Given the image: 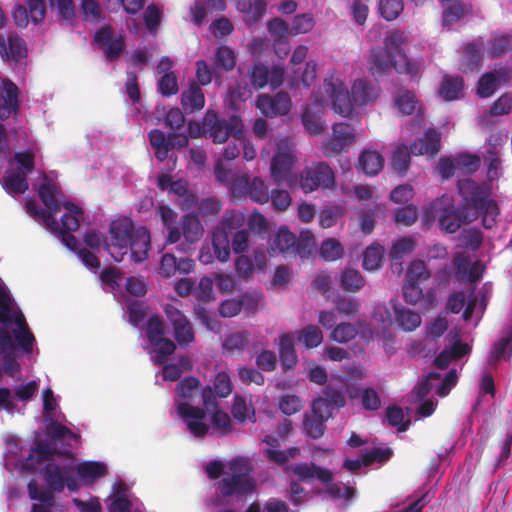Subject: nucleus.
<instances>
[{
  "label": "nucleus",
  "instance_id": "1",
  "mask_svg": "<svg viewBox=\"0 0 512 512\" xmlns=\"http://www.w3.org/2000/svg\"><path fill=\"white\" fill-rule=\"evenodd\" d=\"M457 189L462 197V203L458 207L455 206L452 195L443 194L426 208L425 217L427 219L437 217L440 228L450 234L478 217H482L484 228H493L497 223L500 210L497 202L489 197V187L471 178H464L458 180Z\"/></svg>",
  "mask_w": 512,
  "mask_h": 512
},
{
  "label": "nucleus",
  "instance_id": "2",
  "mask_svg": "<svg viewBox=\"0 0 512 512\" xmlns=\"http://www.w3.org/2000/svg\"><path fill=\"white\" fill-rule=\"evenodd\" d=\"M0 355L14 354L16 343L31 353L35 337L22 311L15 306L7 289L0 283Z\"/></svg>",
  "mask_w": 512,
  "mask_h": 512
},
{
  "label": "nucleus",
  "instance_id": "3",
  "mask_svg": "<svg viewBox=\"0 0 512 512\" xmlns=\"http://www.w3.org/2000/svg\"><path fill=\"white\" fill-rule=\"evenodd\" d=\"M201 397L204 408L193 406L188 401L180 402L177 405V412L186 423L190 433L195 437H204L208 433L209 426L204 422L206 412H211L212 425L219 429L222 435L231 432V419L226 412L219 409L212 387L205 386L201 390Z\"/></svg>",
  "mask_w": 512,
  "mask_h": 512
},
{
  "label": "nucleus",
  "instance_id": "4",
  "mask_svg": "<svg viewBox=\"0 0 512 512\" xmlns=\"http://www.w3.org/2000/svg\"><path fill=\"white\" fill-rule=\"evenodd\" d=\"M404 37L396 31L387 35L383 47H375L369 57L370 71L376 75H386L391 69L398 73L415 76L420 70V62L407 57L403 49Z\"/></svg>",
  "mask_w": 512,
  "mask_h": 512
},
{
  "label": "nucleus",
  "instance_id": "5",
  "mask_svg": "<svg viewBox=\"0 0 512 512\" xmlns=\"http://www.w3.org/2000/svg\"><path fill=\"white\" fill-rule=\"evenodd\" d=\"M146 338L151 347V357L155 364L163 365L162 376L165 381H177L182 375V368L171 363L168 358L176 351V343L166 337V325L159 315H151L145 325Z\"/></svg>",
  "mask_w": 512,
  "mask_h": 512
},
{
  "label": "nucleus",
  "instance_id": "6",
  "mask_svg": "<svg viewBox=\"0 0 512 512\" xmlns=\"http://www.w3.org/2000/svg\"><path fill=\"white\" fill-rule=\"evenodd\" d=\"M363 370L355 362H348L341 372L332 376V380L326 384L328 374L322 368V423L333 416V411H338L346 404L345 388L348 380L362 379Z\"/></svg>",
  "mask_w": 512,
  "mask_h": 512
},
{
  "label": "nucleus",
  "instance_id": "7",
  "mask_svg": "<svg viewBox=\"0 0 512 512\" xmlns=\"http://www.w3.org/2000/svg\"><path fill=\"white\" fill-rule=\"evenodd\" d=\"M314 246L315 238L309 230L301 231L296 238L286 226H282L272 240L271 249L285 255H298L301 259H310Z\"/></svg>",
  "mask_w": 512,
  "mask_h": 512
},
{
  "label": "nucleus",
  "instance_id": "8",
  "mask_svg": "<svg viewBox=\"0 0 512 512\" xmlns=\"http://www.w3.org/2000/svg\"><path fill=\"white\" fill-rule=\"evenodd\" d=\"M243 122L237 115L220 117L214 110H207L203 118L202 132L214 143H225L230 136L240 140L243 136Z\"/></svg>",
  "mask_w": 512,
  "mask_h": 512
},
{
  "label": "nucleus",
  "instance_id": "9",
  "mask_svg": "<svg viewBox=\"0 0 512 512\" xmlns=\"http://www.w3.org/2000/svg\"><path fill=\"white\" fill-rule=\"evenodd\" d=\"M295 155L288 139L281 140L277 144V151L272 158L270 171L274 182L277 185L286 183L291 189L298 185V177L293 173Z\"/></svg>",
  "mask_w": 512,
  "mask_h": 512
},
{
  "label": "nucleus",
  "instance_id": "10",
  "mask_svg": "<svg viewBox=\"0 0 512 512\" xmlns=\"http://www.w3.org/2000/svg\"><path fill=\"white\" fill-rule=\"evenodd\" d=\"M135 230L132 220L128 217H120L110 223V238L109 242L105 243V248L115 261L121 262L127 254L128 243Z\"/></svg>",
  "mask_w": 512,
  "mask_h": 512
},
{
  "label": "nucleus",
  "instance_id": "11",
  "mask_svg": "<svg viewBox=\"0 0 512 512\" xmlns=\"http://www.w3.org/2000/svg\"><path fill=\"white\" fill-rule=\"evenodd\" d=\"M322 494L343 508H348L357 498L354 485L334 480V474L327 468H322Z\"/></svg>",
  "mask_w": 512,
  "mask_h": 512
},
{
  "label": "nucleus",
  "instance_id": "12",
  "mask_svg": "<svg viewBox=\"0 0 512 512\" xmlns=\"http://www.w3.org/2000/svg\"><path fill=\"white\" fill-rule=\"evenodd\" d=\"M324 88L331 100L332 111L341 117L350 118L355 104L346 84L338 78L331 77L324 79Z\"/></svg>",
  "mask_w": 512,
  "mask_h": 512
},
{
  "label": "nucleus",
  "instance_id": "13",
  "mask_svg": "<svg viewBox=\"0 0 512 512\" xmlns=\"http://www.w3.org/2000/svg\"><path fill=\"white\" fill-rule=\"evenodd\" d=\"M163 311L173 328V335L180 348H186L195 341V333L190 320L173 304H165Z\"/></svg>",
  "mask_w": 512,
  "mask_h": 512
},
{
  "label": "nucleus",
  "instance_id": "14",
  "mask_svg": "<svg viewBox=\"0 0 512 512\" xmlns=\"http://www.w3.org/2000/svg\"><path fill=\"white\" fill-rule=\"evenodd\" d=\"M42 473L51 492H62L65 487L71 491L78 489L75 469L72 466L48 463L43 468Z\"/></svg>",
  "mask_w": 512,
  "mask_h": 512
},
{
  "label": "nucleus",
  "instance_id": "15",
  "mask_svg": "<svg viewBox=\"0 0 512 512\" xmlns=\"http://www.w3.org/2000/svg\"><path fill=\"white\" fill-rule=\"evenodd\" d=\"M150 145L155 151V157L159 161H164L168 158V154L173 149H181L188 145V136L171 132L166 135L160 129H153L148 133Z\"/></svg>",
  "mask_w": 512,
  "mask_h": 512
},
{
  "label": "nucleus",
  "instance_id": "16",
  "mask_svg": "<svg viewBox=\"0 0 512 512\" xmlns=\"http://www.w3.org/2000/svg\"><path fill=\"white\" fill-rule=\"evenodd\" d=\"M356 141V129L353 125L340 122L332 126V136L322 145V151L327 156H332L348 151Z\"/></svg>",
  "mask_w": 512,
  "mask_h": 512
},
{
  "label": "nucleus",
  "instance_id": "17",
  "mask_svg": "<svg viewBox=\"0 0 512 512\" xmlns=\"http://www.w3.org/2000/svg\"><path fill=\"white\" fill-rule=\"evenodd\" d=\"M0 89V119L17 118L20 112V90L9 78L1 80Z\"/></svg>",
  "mask_w": 512,
  "mask_h": 512
},
{
  "label": "nucleus",
  "instance_id": "18",
  "mask_svg": "<svg viewBox=\"0 0 512 512\" xmlns=\"http://www.w3.org/2000/svg\"><path fill=\"white\" fill-rule=\"evenodd\" d=\"M256 107L266 117L286 115L291 108V99L287 92L280 91L273 96L259 94Z\"/></svg>",
  "mask_w": 512,
  "mask_h": 512
},
{
  "label": "nucleus",
  "instance_id": "19",
  "mask_svg": "<svg viewBox=\"0 0 512 512\" xmlns=\"http://www.w3.org/2000/svg\"><path fill=\"white\" fill-rule=\"evenodd\" d=\"M255 489L253 478H241L239 475H227L217 483V490L223 497L244 496Z\"/></svg>",
  "mask_w": 512,
  "mask_h": 512
},
{
  "label": "nucleus",
  "instance_id": "20",
  "mask_svg": "<svg viewBox=\"0 0 512 512\" xmlns=\"http://www.w3.org/2000/svg\"><path fill=\"white\" fill-rule=\"evenodd\" d=\"M440 141V133L433 128H428L422 138L417 139L410 145L411 153L413 155L435 156L440 150Z\"/></svg>",
  "mask_w": 512,
  "mask_h": 512
},
{
  "label": "nucleus",
  "instance_id": "21",
  "mask_svg": "<svg viewBox=\"0 0 512 512\" xmlns=\"http://www.w3.org/2000/svg\"><path fill=\"white\" fill-rule=\"evenodd\" d=\"M25 41L15 33H10L5 38L0 36V55L4 60L18 62L26 56Z\"/></svg>",
  "mask_w": 512,
  "mask_h": 512
},
{
  "label": "nucleus",
  "instance_id": "22",
  "mask_svg": "<svg viewBox=\"0 0 512 512\" xmlns=\"http://www.w3.org/2000/svg\"><path fill=\"white\" fill-rule=\"evenodd\" d=\"M351 95L355 106H366L375 102L379 89L366 79H356L351 86Z\"/></svg>",
  "mask_w": 512,
  "mask_h": 512
},
{
  "label": "nucleus",
  "instance_id": "23",
  "mask_svg": "<svg viewBox=\"0 0 512 512\" xmlns=\"http://www.w3.org/2000/svg\"><path fill=\"white\" fill-rule=\"evenodd\" d=\"M150 247L151 242L149 231L145 227L136 228L128 243V249H130L131 258L135 262H142L146 260Z\"/></svg>",
  "mask_w": 512,
  "mask_h": 512
},
{
  "label": "nucleus",
  "instance_id": "24",
  "mask_svg": "<svg viewBox=\"0 0 512 512\" xmlns=\"http://www.w3.org/2000/svg\"><path fill=\"white\" fill-rule=\"evenodd\" d=\"M278 352L283 370H293L298 363V356L295 350V337L292 333H284L279 337Z\"/></svg>",
  "mask_w": 512,
  "mask_h": 512
},
{
  "label": "nucleus",
  "instance_id": "25",
  "mask_svg": "<svg viewBox=\"0 0 512 512\" xmlns=\"http://www.w3.org/2000/svg\"><path fill=\"white\" fill-rule=\"evenodd\" d=\"M172 61L168 58H162L158 65V72H165L158 81V91L162 96L170 97L178 93V81L174 72L169 71Z\"/></svg>",
  "mask_w": 512,
  "mask_h": 512
},
{
  "label": "nucleus",
  "instance_id": "26",
  "mask_svg": "<svg viewBox=\"0 0 512 512\" xmlns=\"http://www.w3.org/2000/svg\"><path fill=\"white\" fill-rule=\"evenodd\" d=\"M384 166L383 156L376 150L364 149L359 157L356 168L367 176H375Z\"/></svg>",
  "mask_w": 512,
  "mask_h": 512
},
{
  "label": "nucleus",
  "instance_id": "27",
  "mask_svg": "<svg viewBox=\"0 0 512 512\" xmlns=\"http://www.w3.org/2000/svg\"><path fill=\"white\" fill-rule=\"evenodd\" d=\"M250 342V332L234 331L227 334L222 343L224 353L231 357L241 356Z\"/></svg>",
  "mask_w": 512,
  "mask_h": 512
},
{
  "label": "nucleus",
  "instance_id": "28",
  "mask_svg": "<svg viewBox=\"0 0 512 512\" xmlns=\"http://www.w3.org/2000/svg\"><path fill=\"white\" fill-rule=\"evenodd\" d=\"M60 189L45 177V181L39 186L38 194L48 211L55 215L60 211L63 202L59 200Z\"/></svg>",
  "mask_w": 512,
  "mask_h": 512
},
{
  "label": "nucleus",
  "instance_id": "29",
  "mask_svg": "<svg viewBox=\"0 0 512 512\" xmlns=\"http://www.w3.org/2000/svg\"><path fill=\"white\" fill-rule=\"evenodd\" d=\"M180 225L187 244H195L202 238L204 228L198 215L184 214L180 219Z\"/></svg>",
  "mask_w": 512,
  "mask_h": 512
},
{
  "label": "nucleus",
  "instance_id": "30",
  "mask_svg": "<svg viewBox=\"0 0 512 512\" xmlns=\"http://www.w3.org/2000/svg\"><path fill=\"white\" fill-rule=\"evenodd\" d=\"M181 105L187 113H194L204 108L205 96L196 82L193 81L188 89L182 92Z\"/></svg>",
  "mask_w": 512,
  "mask_h": 512
},
{
  "label": "nucleus",
  "instance_id": "31",
  "mask_svg": "<svg viewBox=\"0 0 512 512\" xmlns=\"http://www.w3.org/2000/svg\"><path fill=\"white\" fill-rule=\"evenodd\" d=\"M55 454V449L51 448L47 442L38 440L25 459V469L34 471L39 464L43 461L51 460Z\"/></svg>",
  "mask_w": 512,
  "mask_h": 512
},
{
  "label": "nucleus",
  "instance_id": "32",
  "mask_svg": "<svg viewBox=\"0 0 512 512\" xmlns=\"http://www.w3.org/2000/svg\"><path fill=\"white\" fill-rule=\"evenodd\" d=\"M265 0H237V10L244 15V22L247 25H253L258 22L266 12Z\"/></svg>",
  "mask_w": 512,
  "mask_h": 512
},
{
  "label": "nucleus",
  "instance_id": "33",
  "mask_svg": "<svg viewBox=\"0 0 512 512\" xmlns=\"http://www.w3.org/2000/svg\"><path fill=\"white\" fill-rule=\"evenodd\" d=\"M66 212L61 217V226L56 231L74 232L80 227L83 221L84 211L81 207L70 202H63Z\"/></svg>",
  "mask_w": 512,
  "mask_h": 512
},
{
  "label": "nucleus",
  "instance_id": "34",
  "mask_svg": "<svg viewBox=\"0 0 512 512\" xmlns=\"http://www.w3.org/2000/svg\"><path fill=\"white\" fill-rule=\"evenodd\" d=\"M483 59L482 47L479 44L468 43L463 49L462 70L463 72L478 71Z\"/></svg>",
  "mask_w": 512,
  "mask_h": 512
},
{
  "label": "nucleus",
  "instance_id": "35",
  "mask_svg": "<svg viewBox=\"0 0 512 512\" xmlns=\"http://www.w3.org/2000/svg\"><path fill=\"white\" fill-rule=\"evenodd\" d=\"M303 427L309 437H320V397L313 399L311 410L305 413Z\"/></svg>",
  "mask_w": 512,
  "mask_h": 512
},
{
  "label": "nucleus",
  "instance_id": "36",
  "mask_svg": "<svg viewBox=\"0 0 512 512\" xmlns=\"http://www.w3.org/2000/svg\"><path fill=\"white\" fill-rule=\"evenodd\" d=\"M245 222V216L242 212L236 210H226L222 220L213 233H223L225 236L229 235L243 226Z\"/></svg>",
  "mask_w": 512,
  "mask_h": 512
},
{
  "label": "nucleus",
  "instance_id": "37",
  "mask_svg": "<svg viewBox=\"0 0 512 512\" xmlns=\"http://www.w3.org/2000/svg\"><path fill=\"white\" fill-rule=\"evenodd\" d=\"M507 352L509 358L512 355V330L493 344L487 359L488 364L495 366L498 361L505 358Z\"/></svg>",
  "mask_w": 512,
  "mask_h": 512
},
{
  "label": "nucleus",
  "instance_id": "38",
  "mask_svg": "<svg viewBox=\"0 0 512 512\" xmlns=\"http://www.w3.org/2000/svg\"><path fill=\"white\" fill-rule=\"evenodd\" d=\"M2 186L8 194H23L29 187L27 175L20 171L11 172L3 177Z\"/></svg>",
  "mask_w": 512,
  "mask_h": 512
},
{
  "label": "nucleus",
  "instance_id": "39",
  "mask_svg": "<svg viewBox=\"0 0 512 512\" xmlns=\"http://www.w3.org/2000/svg\"><path fill=\"white\" fill-rule=\"evenodd\" d=\"M395 320L404 331H413L421 324V316L405 307L394 306Z\"/></svg>",
  "mask_w": 512,
  "mask_h": 512
},
{
  "label": "nucleus",
  "instance_id": "40",
  "mask_svg": "<svg viewBox=\"0 0 512 512\" xmlns=\"http://www.w3.org/2000/svg\"><path fill=\"white\" fill-rule=\"evenodd\" d=\"M78 476L83 480H96L107 473V466L102 462L85 461L74 468Z\"/></svg>",
  "mask_w": 512,
  "mask_h": 512
},
{
  "label": "nucleus",
  "instance_id": "41",
  "mask_svg": "<svg viewBox=\"0 0 512 512\" xmlns=\"http://www.w3.org/2000/svg\"><path fill=\"white\" fill-rule=\"evenodd\" d=\"M320 186V162L304 169L300 174L297 187L305 193L312 192Z\"/></svg>",
  "mask_w": 512,
  "mask_h": 512
},
{
  "label": "nucleus",
  "instance_id": "42",
  "mask_svg": "<svg viewBox=\"0 0 512 512\" xmlns=\"http://www.w3.org/2000/svg\"><path fill=\"white\" fill-rule=\"evenodd\" d=\"M463 87L462 77L445 76L441 82L439 93L445 100L452 101L459 98Z\"/></svg>",
  "mask_w": 512,
  "mask_h": 512
},
{
  "label": "nucleus",
  "instance_id": "43",
  "mask_svg": "<svg viewBox=\"0 0 512 512\" xmlns=\"http://www.w3.org/2000/svg\"><path fill=\"white\" fill-rule=\"evenodd\" d=\"M222 210V202L216 197H208L200 200L197 206L198 217L205 222L216 218Z\"/></svg>",
  "mask_w": 512,
  "mask_h": 512
},
{
  "label": "nucleus",
  "instance_id": "44",
  "mask_svg": "<svg viewBox=\"0 0 512 512\" xmlns=\"http://www.w3.org/2000/svg\"><path fill=\"white\" fill-rule=\"evenodd\" d=\"M340 284L345 291L357 292L365 285V279L358 270L346 268L341 274Z\"/></svg>",
  "mask_w": 512,
  "mask_h": 512
},
{
  "label": "nucleus",
  "instance_id": "45",
  "mask_svg": "<svg viewBox=\"0 0 512 512\" xmlns=\"http://www.w3.org/2000/svg\"><path fill=\"white\" fill-rule=\"evenodd\" d=\"M411 154V149L404 144L397 146L394 150L391 165L400 175H404L407 172L410 166Z\"/></svg>",
  "mask_w": 512,
  "mask_h": 512
},
{
  "label": "nucleus",
  "instance_id": "46",
  "mask_svg": "<svg viewBox=\"0 0 512 512\" xmlns=\"http://www.w3.org/2000/svg\"><path fill=\"white\" fill-rule=\"evenodd\" d=\"M431 272L423 260H413L406 271V280L413 283H422L429 280Z\"/></svg>",
  "mask_w": 512,
  "mask_h": 512
},
{
  "label": "nucleus",
  "instance_id": "47",
  "mask_svg": "<svg viewBox=\"0 0 512 512\" xmlns=\"http://www.w3.org/2000/svg\"><path fill=\"white\" fill-rule=\"evenodd\" d=\"M200 381L194 376L184 377L176 386V394L179 398L193 400L199 392Z\"/></svg>",
  "mask_w": 512,
  "mask_h": 512
},
{
  "label": "nucleus",
  "instance_id": "48",
  "mask_svg": "<svg viewBox=\"0 0 512 512\" xmlns=\"http://www.w3.org/2000/svg\"><path fill=\"white\" fill-rule=\"evenodd\" d=\"M26 210L33 217H41L45 226L51 231H56L58 229V222L56 218L52 215L51 211L43 210L40 208L34 200L26 201Z\"/></svg>",
  "mask_w": 512,
  "mask_h": 512
},
{
  "label": "nucleus",
  "instance_id": "49",
  "mask_svg": "<svg viewBox=\"0 0 512 512\" xmlns=\"http://www.w3.org/2000/svg\"><path fill=\"white\" fill-rule=\"evenodd\" d=\"M233 390V383L230 375L226 371H219L213 380V394L215 397L226 398Z\"/></svg>",
  "mask_w": 512,
  "mask_h": 512
},
{
  "label": "nucleus",
  "instance_id": "50",
  "mask_svg": "<svg viewBox=\"0 0 512 512\" xmlns=\"http://www.w3.org/2000/svg\"><path fill=\"white\" fill-rule=\"evenodd\" d=\"M49 3L52 8H57L60 21L67 25L73 24L76 16L73 0H49Z\"/></svg>",
  "mask_w": 512,
  "mask_h": 512
},
{
  "label": "nucleus",
  "instance_id": "51",
  "mask_svg": "<svg viewBox=\"0 0 512 512\" xmlns=\"http://www.w3.org/2000/svg\"><path fill=\"white\" fill-rule=\"evenodd\" d=\"M500 78L497 77L495 72H487L483 74L479 81L477 86V94L481 98H488L492 96L498 86Z\"/></svg>",
  "mask_w": 512,
  "mask_h": 512
},
{
  "label": "nucleus",
  "instance_id": "52",
  "mask_svg": "<svg viewBox=\"0 0 512 512\" xmlns=\"http://www.w3.org/2000/svg\"><path fill=\"white\" fill-rule=\"evenodd\" d=\"M215 65L225 71H231L236 65V57L234 51L226 46L221 45L215 52Z\"/></svg>",
  "mask_w": 512,
  "mask_h": 512
},
{
  "label": "nucleus",
  "instance_id": "53",
  "mask_svg": "<svg viewBox=\"0 0 512 512\" xmlns=\"http://www.w3.org/2000/svg\"><path fill=\"white\" fill-rule=\"evenodd\" d=\"M344 248L339 240L335 238H328L322 241V260L323 261H336L343 257Z\"/></svg>",
  "mask_w": 512,
  "mask_h": 512
},
{
  "label": "nucleus",
  "instance_id": "54",
  "mask_svg": "<svg viewBox=\"0 0 512 512\" xmlns=\"http://www.w3.org/2000/svg\"><path fill=\"white\" fill-rule=\"evenodd\" d=\"M383 258V250L379 245H370L363 253V268L373 271L380 267Z\"/></svg>",
  "mask_w": 512,
  "mask_h": 512
},
{
  "label": "nucleus",
  "instance_id": "55",
  "mask_svg": "<svg viewBox=\"0 0 512 512\" xmlns=\"http://www.w3.org/2000/svg\"><path fill=\"white\" fill-rule=\"evenodd\" d=\"M248 197L252 201L260 204H264L269 201L268 186L261 178L255 177L250 180Z\"/></svg>",
  "mask_w": 512,
  "mask_h": 512
},
{
  "label": "nucleus",
  "instance_id": "56",
  "mask_svg": "<svg viewBox=\"0 0 512 512\" xmlns=\"http://www.w3.org/2000/svg\"><path fill=\"white\" fill-rule=\"evenodd\" d=\"M80 10L85 21L98 23L103 19L98 0H81Z\"/></svg>",
  "mask_w": 512,
  "mask_h": 512
},
{
  "label": "nucleus",
  "instance_id": "57",
  "mask_svg": "<svg viewBox=\"0 0 512 512\" xmlns=\"http://www.w3.org/2000/svg\"><path fill=\"white\" fill-rule=\"evenodd\" d=\"M212 245L216 258L225 262L230 258V240L223 233L212 234Z\"/></svg>",
  "mask_w": 512,
  "mask_h": 512
},
{
  "label": "nucleus",
  "instance_id": "58",
  "mask_svg": "<svg viewBox=\"0 0 512 512\" xmlns=\"http://www.w3.org/2000/svg\"><path fill=\"white\" fill-rule=\"evenodd\" d=\"M415 241L411 237H402L398 239L390 249L391 260H400L410 254L415 249Z\"/></svg>",
  "mask_w": 512,
  "mask_h": 512
},
{
  "label": "nucleus",
  "instance_id": "59",
  "mask_svg": "<svg viewBox=\"0 0 512 512\" xmlns=\"http://www.w3.org/2000/svg\"><path fill=\"white\" fill-rule=\"evenodd\" d=\"M402 0H379V11L387 21L395 20L403 11Z\"/></svg>",
  "mask_w": 512,
  "mask_h": 512
},
{
  "label": "nucleus",
  "instance_id": "60",
  "mask_svg": "<svg viewBox=\"0 0 512 512\" xmlns=\"http://www.w3.org/2000/svg\"><path fill=\"white\" fill-rule=\"evenodd\" d=\"M250 82L254 89L259 90L268 84L269 69L264 64H254L250 70Z\"/></svg>",
  "mask_w": 512,
  "mask_h": 512
},
{
  "label": "nucleus",
  "instance_id": "61",
  "mask_svg": "<svg viewBox=\"0 0 512 512\" xmlns=\"http://www.w3.org/2000/svg\"><path fill=\"white\" fill-rule=\"evenodd\" d=\"M297 338L306 348H314L320 344V332L315 325H307L298 331Z\"/></svg>",
  "mask_w": 512,
  "mask_h": 512
},
{
  "label": "nucleus",
  "instance_id": "62",
  "mask_svg": "<svg viewBox=\"0 0 512 512\" xmlns=\"http://www.w3.org/2000/svg\"><path fill=\"white\" fill-rule=\"evenodd\" d=\"M418 218V210L414 205L400 207L394 212V220L396 224L403 226H411Z\"/></svg>",
  "mask_w": 512,
  "mask_h": 512
},
{
  "label": "nucleus",
  "instance_id": "63",
  "mask_svg": "<svg viewBox=\"0 0 512 512\" xmlns=\"http://www.w3.org/2000/svg\"><path fill=\"white\" fill-rule=\"evenodd\" d=\"M357 328L350 323H340L331 332L330 338L339 343H346L357 335Z\"/></svg>",
  "mask_w": 512,
  "mask_h": 512
},
{
  "label": "nucleus",
  "instance_id": "64",
  "mask_svg": "<svg viewBox=\"0 0 512 512\" xmlns=\"http://www.w3.org/2000/svg\"><path fill=\"white\" fill-rule=\"evenodd\" d=\"M512 50V36L502 35L491 40L489 54L491 57H500Z\"/></svg>",
  "mask_w": 512,
  "mask_h": 512
}]
</instances>
